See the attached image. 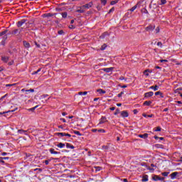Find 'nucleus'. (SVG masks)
I'll return each mask as SVG.
<instances>
[{"instance_id":"nucleus-1","label":"nucleus","mask_w":182,"mask_h":182,"mask_svg":"<svg viewBox=\"0 0 182 182\" xmlns=\"http://www.w3.org/2000/svg\"><path fill=\"white\" fill-rule=\"evenodd\" d=\"M7 33V35H6ZM8 35H14V31L5 30L2 32H0V38L2 37V41L1 42V45L5 46V42L6 39H8Z\"/></svg>"},{"instance_id":"nucleus-2","label":"nucleus","mask_w":182,"mask_h":182,"mask_svg":"<svg viewBox=\"0 0 182 182\" xmlns=\"http://www.w3.org/2000/svg\"><path fill=\"white\" fill-rule=\"evenodd\" d=\"M164 177H160L157 175H154L153 177H152V180H154V181H164Z\"/></svg>"},{"instance_id":"nucleus-3","label":"nucleus","mask_w":182,"mask_h":182,"mask_svg":"<svg viewBox=\"0 0 182 182\" xmlns=\"http://www.w3.org/2000/svg\"><path fill=\"white\" fill-rule=\"evenodd\" d=\"M154 29H156V26L151 24L145 28V31H146V32H152Z\"/></svg>"},{"instance_id":"nucleus-4","label":"nucleus","mask_w":182,"mask_h":182,"mask_svg":"<svg viewBox=\"0 0 182 182\" xmlns=\"http://www.w3.org/2000/svg\"><path fill=\"white\" fill-rule=\"evenodd\" d=\"M93 6V2L90 1L88 4H86L85 5L82 6V8L89 9V8H92Z\"/></svg>"},{"instance_id":"nucleus-5","label":"nucleus","mask_w":182,"mask_h":182,"mask_svg":"<svg viewBox=\"0 0 182 182\" xmlns=\"http://www.w3.org/2000/svg\"><path fill=\"white\" fill-rule=\"evenodd\" d=\"M25 22H26V19H22L21 21H18V22H17V26H18V28H21V26H22V25H23V23H25Z\"/></svg>"},{"instance_id":"nucleus-6","label":"nucleus","mask_w":182,"mask_h":182,"mask_svg":"<svg viewBox=\"0 0 182 182\" xmlns=\"http://www.w3.org/2000/svg\"><path fill=\"white\" fill-rule=\"evenodd\" d=\"M113 68H102L101 69V70H103L104 72H106V73H109V72H112L113 71Z\"/></svg>"},{"instance_id":"nucleus-7","label":"nucleus","mask_w":182,"mask_h":182,"mask_svg":"<svg viewBox=\"0 0 182 182\" xmlns=\"http://www.w3.org/2000/svg\"><path fill=\"white\" fill-rule=\"evenodd\" d=\"M122 117H129V112L127 111L121 112Z\"/></svg>"},{"instance_id":"nucleus-8","label":"nucleus","mask_w":182,"mask_h":182,"mask_svg":"<svg viewBox=\"0 0 182 182\" xmlns=\"http://www.w3.org/2000/svg\"><path fill=\"white\" fill-rule=\"evenodd\" d=\"M18 133H19L20 134H25V136H28V130H23V129H18Z\"/></svg>"},{"instance_id":"nucleus-9","label":"nucleus","mask_w":182,"mask_h":182,"mask_svg":"<svg viewBox=\"0 0 182 182\" xmlns=\"http://www.w3.org/2000/svg\"><path fill=\"white\" fill-rule=\"evenodd\" d=\"M153 95H154V92L151 91V92H146L144 94V96H145V97H151V96H153Z\"/></svg>"},{"instance_id":"nucleus-10","label":"nucleus","mask_w":182,"mask_h":182,"mask_svg":"<svg viewBox=\"0 0 182 182\" xmlns=\"http://www.w3.org/2000/svg\"><path fill=\"white\" fill-rule=\"evenodd\" d=\"M49 151L51 154H60V152L59 151H55L53 148H51L49 149Z\"/></svg>"},{"instance_id":"nucleus-11","label":"nucleus","mask_w":182,"mask_h":182,"mask_svg":"<svg viewBox=\"0 0 182 182\" xmlns=\"http://www.w3.org/2000/svg\"><path fill=\"white\" fill-rule=\"evenodd\" d=\"M106 122H107V119H106V117H102L99 124H103V123H106Z\"/></svg>"},{"instance_id":"nucleus-12","label":"nucleus","mask_w":182,"mask_h":182,"mask_svg":"<svg viewBox=\"0 0 182 182\" xmlns=\"http://www.w3.org/2000/svg\"><path fill=\"white\" fill-rule=\"evenodd\" d=\"M1 60L4 62V63H8V60H9V57L8 56H2Z\"/></svg>"},{"instance_id":"nucleus-13","label":"nucleus","mask_w":182,"mask_h":182,"mask_svg":"<svg viewBox=\"0 0 182 182\" xmlns=\"http://www.w3.org/2000/svg\"><path fill=\"white\" fill-rule=\"evenodd\" d=\"M110 36V33H107V32H105L104 33H102L101 36H100V38L101 39H105V38L106 36Z\"/></svg>"},{"instance_id":"nucleus-14","label":"nucleus","mask_w":182,"mask_h":182,"mask_svg":"<svg viewBox=\"0 0 182 182\" xmlns=\"http://www.w3.org/2000/svg\"><path fill=\"white\" fill-rule=\"evenodd\" d=\"M139 137H140L141 139H147V137H149V134H139Z\"/></svg>"},{"instance_id":"nucleus-15","label":"nucleus","mask_w":182,"mask_h":182,"mask_svg":"<svg viewBox=\"0 0 182 182\" xmlns=\"http://www.w3.org/2000/svg\"><path fill=\"white\" fill-rule=\"evenodd\" d=\"M23 46L26 47V48H31V44L26 41H23Z\"/></svg>"},{"instance_id":"nucleus-16","label":"nucleus","mask_w":182,"mask_h":182,"mask_svg":"<svg viewBox=\"0 0 182 182\" xmlns=\"http://www.w3.org/2000/svg\"><path fill=\"white\" fill-rule=\"evenodd\" d=\"M13 33L14 35H16L17 36H18V35H21V33H19L18 28L13 30Z\"/></svg>"},{"instance_id":"nucleus-17","label":"nucleus","mask_w":182,"mask_h":182,"mask_svg":"<svg viewBox=\"0 0 182 182\" xmlns=\"http://www.w3.org/2000/svg\"><path fill=\"white\" fill-rule=\"evenodd\" d=\"M178 174V172H173L172 173L170 176H171V178H176V177H177V175Z\"/></svg>"},{"instance_id":"nucleus-18","label":"nucleus","mask_w":182,"mask_h":182,"mask_svg":"<svg viewBox=\"0 0 182 182\" xmlns=\"http://www.w3.org/2000/svg\"><path fill=\"white\" fill-rule=\"evenodd\" d=\"M65 146H66L67 149H75V146H73L69 143H66Z\"/></svg>"},{"instance_id":"nucleus-19","label":"nucleus","mask_w":182,"mask_h":182,"mask_svg":"<svg viewBox=\"0 0 182 182\" xmlns=\"http://www.w3.org/2000/svg\"><path fill=\"white\" fill-rule=\"evenodd\" d=\"M141 181L144 182V181H149V176L148 175H144L142 177V180Z\"/></svg>"},{"instance_id":"nucleus-20","label":"nucleus","mask_w":182,"mask_h":182,"mask_svg":"<svg viewBox=\"0 0 182 182\" xmlns=\"http://www.w3.org/2000/svg\"><path fill=\"white\" fill-rule=\"evenodd\" d=\"M57 147H59L60 149H63V147H65V144L60 142L58 144L56 145Z\"/></svg>"},{"instance_id":"nucleus-21","label":"nucleus","mask_w":182,"mask_h":182,"mask_svg":"<svg viewBox=\"0 0 182 182\" xmlns=\"http://www.w3.org/2000/svg\"><path fill=\"white\" fill-rule=\"evenodd\" d=\"M77 12H78V14H84L85 8H82V6H81L80 9L77 10Z\"/></svg>"},{"instance_id":"nucleus-22","label":"nucleus","mask_w":182,"mask_h":182,"mask_svg":"<svg viewBox=\"0 0 182 182\" xmlns=\"http://www.w3.org/2000/svg\"><path fill=\"white\" fill-rule=\"evenodd\" d=\"M97 92L100 93V95H105V93H106V92L102 89L97 90Z\"/></svg>"},{"instance_id":"nucleus-23","label":"nucleus","mask_w":182,"mask_h":182,"mask_svg":"<svg viewBox=\"0 0 182 182\" xmlns=\"http://www.w3.org/2000/svg\"><path fill=\"white\" fill-rule=\"evenodd\" d=\"M149 89H152L153 90H154V92H156V90H159V86L155 85V86H151L149 87Z\"/></svg>"},{"instance_id":"nucleus-24","label":"nucleus","mask_w":182,"mask_h":182,"mask_svg":"<svg viewBox=\"0 0 182 182\" xmlns=\"http://www.w3.org/2000/svg\"><path fill=\"white\" fill-rule=\"evenodd\" d=\"M152 102L151 101H145L144 102V106H150V105H151Z\"/></svg>"},{"instance_id":"nucleus-25","label":"nucleus","mask_w":182,"mask_h":182,"mask_svg":"<svg viewBox=\"0 0 182 182\" xmlns=\"http://www.w3.org/2000/svg\"><path fill=\"white\" fill-rule=\"evenodd\" d=\"M109 148H110V146H109V145H103V146H102V149L103 150H109Z\"/></svg>"},{"instance_id":"nucleus-26","label":"nucleus","mask_w":182,"mask_h":182,"mask_svg":"<svg viewBox=\"0 0 182 182\" xmlns=\"http://www.w3.org/2000/svg\"><path fill=\"white\" fill-rule=\"evenodd\" d=\"M57 136H61V137H63L64 136H66V133H65V132H58V133H57Z\"/></svg>"},{"instance_id":"nucleus-27","label":"nucleus","mask_w":182,"mask_h":182,"mask_svg":"<svg viewBox=\"0 0 182 182\" xmlns=\"http://www.w3.org/2000/svg\"><path fill=\"white\" fill-rule=\"evenodd\" d=\"M37 108H38V105L35 106L34 107L28 109V111L29 112H33Z\"/></svg>"},{"instance_id":"nucleus-28","label":"nucleus","mask_w":182,"mask_h":182,"mask_svg":"<svg viewBox=\"0 0 182 182\" xmlns=\"http://www.w3.org/2000/svg\"><path fill=\"white\" fill-rule=\"evenodd\" d=\"M119 2V0L112 1L110 5H116Z\"/></svg>"},{"instance_id":"nucleus-29","label":"nucleus","mask_w":182,"mask_h":182,"mask_svg":"<svg viewBox=\"0 0 182 182\" xmlns=\"http://www.w3.org/2000/svg\"><path fill=\"white\" fill-rule=\"evenodd\" d=\"M73 133L74 134H77V136H82V134L79 131H74Z\"/></svg>"},{"instance_id":"nucleus-30","label":"nucleus","mask_w":182,"mask_h":182,"mask_svg":"<svg viewBox=\"0 0 182 182\" xmlns=\"http://www.w3.org/2000/svg\"><path fill=\"white\" fill-rule=\"evenodd\" d=\"M98 133H106V130L103 129H100L97 130Z\"/></svg>"},{"instance_id":"nucleus-31","label":"nucleus","mask_w":182,"mask_h":182,"mask_svg":"<svg viewBox=\"0 0 182 182\" xmlns=\"http://www.w3.org/2000/svg\"><path fill=\"white\" fill-rule=\"evenodd\" d=\"M78 95H87V91H85V92H78Z\"/></svg>"},{"instance_id":"nucleus-32","label":"nucleus","mask_w":182,"mask_h":182,"mask_svg":"<svg viewBox=\"0 0 182 182\" xmlns=\"http://www.w3.org/2000/svg\"><path fill=\"white\" fill-rule=\"evenodd\" d=\"M168 174H170V172H164V173H162V176H164V177H167V176H168Z\"/></svg>"},{"instance_id":"nucleus-33","label":"nucleus","mask_w":182,"mask_h":182,"mask_svg":"<svg viewBox=\"0 0 182 182\" xmlns=\"http://www.w3.org/2000/svg\"><path fill=\"white\" fill-rule=\"evenodd\" d=\"M101 4L105 6L107 4V0H101Z\"/></svg>"},{"instance_id":"nucleus-34","label":"nucleus","mask_w":182,"mask_h":182,"mask_svg":"<svg viewBox=\"0 0 182 182\" xmlns=\"http://www.w3.org/2000/svg\"><path fill=\"white\" fill-rule=\"evenodd\" d=\"M137 9V6H134L131 9V12H134Z\"/></svg>"},{"instance_id":"nucleus-35","label":"nucleus","mask_w":182,"mask_h":182,"mask_svg":"<svg viewBox=\"0 0 182 182\" xmlns=\"http://www.w3.org/2000/svg\"><path fill=\"white\" fill-rule=\"evenodd\" d=\"M62 16H63V18H67L68 17V13L67 12L62 13Z\"/></svg>"},{"instance_id":"nucleus-36","label":"nucleus","mask_w":182,"mask_h":182,"mask_svg":"<svg viewBox=\"0 0 182 182\" xmlns=\"http://www.w3.org/2000/svg\"><path fill=\"white\" fill-rule=\"evenodd\" d=\"M154 132H161V127H157L156 129H154Z\"/></svg>"},{"instance_id":"nucleus-37","label":"nucleus","mask_w":182,"mask_h":182,"mask_svg":"<svg viewBox=\"0 0 182 182\" xmlns=\"http://www.w3.org/2000/svg\"><path fill=\"white\" fill-rule=\"evenodd\" d=\"M107 46H106V44L102 45L101 47V50H105V49H106Z\"/></svg>"},{"instance_id":"nucleus-38","label":"nucleus","mask_w":182,"mask_h":182,"mask_svg":"<svg viewBox=\"0 0 182 182\" xmlns=\"http://www.w3.org/2000/svg\"><path fill=\"white\" fill-rule=\"evenodd\" d=\"M167 3L166 0H161V5H165Z\"/></svg>"},{"instance_id":"nucleus-39","label":"nucleus","mask_w":182,"mask_h":182,"mask_svg":"<svg viewBox=\"0 0 182 182\" xmlns=\"http://www.w3.org/2000/svg\"><path fill=\"white\" fill-rule=\"evenodd\" d=\"M26 92L27 93L29 92H31V93H33V92H35V90H33V89L26 90Z\"/></svg>"},{"instance_id":"nucleus-40","label":"nucleus","mask_w":182,"mask_h":182,"mask_svg":"<svg viewBox=\"0 0 182 182\" xmlns=\"http://www.w3.org/2000/svg\"><path fill=\"white\" fill-rule=\"evenodd\" d=\"M119 113H120V109H117L114 114L117 115V114H119Z\"/></svg>"},{"instance_id":"nucleus-41","label":"nucleus","mask_w":182,"mask_h":182,"mask_svg":"<svg viewBox=\"0 0 182 182\" xmlns=\"http://www.w3.org/2000/svg\"><path fill=\"white\" fill-rule=\"evenodd\" d=\"M11 111H6V112H0V116H2V114H6V113H9Z\"/></svg>"},{"instance_id":"nucleus-42","label":"nucleus","mask_w":182,"mask_h":182,"mask_svg":"<svg viewBox=\"0 0 182 182\" xmlns=\"http://www.w3.org/2000/svg\"><path fill=\"white\" fill-rule=\"evenodd\" d=\"M63 33H65V32L63 31V30H60V31H58V35H63Z\"/></svg>"},{"instance_id":"nucleus-43","label":"nucleus","mask_w":182,"mask_h":182,"mask_svg":"<svg viewBox=\"0 0 182 182\" xmlns=\"http://www.w3.org/2000/svg\"><path fill=\"white\" fill-rule=\"evenodd\" d=\"M123 95H124V92H121L119 94H118V97H122V96H123Z\"/></svg>"},{"instance_id":"nucleus-44","label":"nucleus","mask_w":182,"mask_h":182,"mask_svg":"<svg viewBox=\"0 0 182 182\" xmlns=\"http://www.w3.org/2000/svg\"><path fill=\"white\" fill-rule=\"evenodd\" d=\"M95 170H96L97 171H100V170H102V167H100V166H97V167H95Z\"/></svg>"},{"instance_id":"nucleus-45","label":"nucleus","mask_w":182,"mask_h":182,"mask_svg":"<svg viewBox=\"0 0 182 182\" xmlns=\"http://www.w3.org/2000/svg\"><path fill=\"white\" fill-rule=\"evenodd\" d=\"M48 96H49L48 95L46 94V95H43L41 96V99H45V97H48Z\"/></svg>"},{"instance_id":"nucleus-46","label":"nucleus","mask_w":182,"mask_h":182,"mask_svg":"<svg viewBox=\"0 0 182 182\" xmlns=\"http://www.w3.org/2000/svg\"><path fill=\"white\" fill-rule=\"evenodd\" d=\"M15 84H6V87H11V86H14Z\"/></svg>"},{"instance_id":"nucleus-47","label":"nucleus","mask_w":182,"mask_h":182,"mask_svg":"<svg viewBox=\"0 0 182 182\" xmlns=\"http://www.w3.org/2000/svg\"><path fill=\"white\" fill-rule=\"evenodd\" d=\"M0 160H9V157H0Z\"/></svg>"},{"instance_id":"nucleus-48","label":"nucleus","mask_w":182,"mask_h":182,"mask_svg":"<svg viewBox=\"0 0 182 182\" xmlns=\"http://www.w3.org/2000/svg\"><path fill=\"white\" fill-rule=\"evenodd\" d=\"M160 95H161V92L160 91L155 92V96H159V95L160 96Z\"/></svg>"},{"instance_id":"nucleus-49","label":"nucleus","mask_w":182,"mask_h":182,"mask_svg":"<svg viewBox=\"0 0 182 182\" xmlns=\"http://www.w3.org/2000/svg\"><path fill=\"white\" fill-rule=\"evenodd\" d=\"M34 43H35L36 46V48H41V45L38 44L36 41H35Z\"/></svg>"},{"instance_id":"nucleus-50","label":"nucleus","mask_w":182,"mask_h":182,"mask_svg":"<svg viewBox=\"0 0 182 182\" xmlns=\"http://www.w3.org/2000/svg\"><path fill=\"white\" fill-rule=\"evenodd\" d=\"M112 12H114V7H112V8L109 11V14H112Z\"/></svg>"},{"instance_id":"nucleus-51","label":"nucleus","mask_w":182,"mask_h":182,"mask_svg":"<svg viewBox=\"0 0 182 182\" xmlns=\"http://www.w3.org/2000/svg\"><path fill=\"white\" fill-rule=\"evenodd\" d=\"M8 65L9 66H12V65H14V60L9 62Z\"/></svg>"},{"instance_id":"nucleus-52","label":"nucleus","mask_w":182,"mask_h":182,"mask_svg":"<svg viewBox=\"0 0 182 182\" xmlns=\"http://www.w3.org/2000/svg\"><path fill=\"white\" fill-rule=\"evenodd\" d=\"M157 46H160L161 48L163 46V43L161 42H158Z\"/></svg>"},{"instance_id":"nucleus-53","label":"nucleus","mask_w":182,"mask_h":182,"mask_svg":"<svg viewBox=\"0 0 182 182\" xmlns=\"http://www.w3.org/2000/svg\"><path fill=\"white\" fill-rule=\"evenodd\" d=\"M149 70H146L144 72V74L145 75V76H149V73H147Z\"/></svg>"},{"instance_id":"nucleus-54","label":"nucleus","mask_w":182,"mask_h":182,"mask_svg":"<svg viewBox=\"0 0 182 182\" xmlns=\"http://www.w3.org/2000/svg\"><path fill=\"white\" fill-rule=\"evenodd\" d=\"M6 96H8V94H6L5 95L2 96V97L0 98V101L2 100L3 99H4L5 97H6Z\"/></svg>"},{"instance_id":"nucleus-55","label":"nucleus","mask_w":182,"mask_h":182,"mask_svg":"<svg viewBox=\"0 0 182 182\" xmlns=\"http://www.w3.org/2000/svg\"><path fill=\"white\" fill-rule=\"evenodd\" d=\"M119 80H127V79H125L124 77L121 76V77H119Z\"/></svg>"},{"instance_id":"nucleus-56","label":"nucleus","mask_w":182,"mask_h":182,"mask_svg":"<svg viewBox=\"0 0 182 182\" xmlns=\"http://www.w3.org/2000/svg\"><path fill=\"white\" fill-rule=\"evenodd\" d=\"M133 113L134 114H137V113H139V111L137 109H134Z\"/></svg>"},{"instance_id":"nucleus-57","label":"nucleus","mask_w":182,"mask_h":182,"mask_svg":"<svg viewBox=\"0 0 182 182\" xmlns=\"http://www.w3.org/2000/svg\"><path fill=\"white\" fill-rule=\"evenodd\" d=\"M60 120L63 123H66V119H65L64 118H60Z\"/></svg>"},{"instance_id":"nucleus-58","label":"nucleus","mask_w":182,"mask_h":182,"mask_svg":"<svg viewBox=\"0 0 182 182\" xmlns=\"http://www.w3.org/2000/svg\"><path fill=\"white\" fill-rule=\"evenodd\" d=\"M159 62H161V63H163V62H168V60H160Z\"/></svg>"},{"instance_id":"nucleus-59","label":"nucleus","mask_w":182,"mask_h":182,"mask_svg":"<svg viewBox=\"0 0 182 182\" xmlns=\"http://www.w3.org/2000/svg\"><path fill=\"white\" fill-rule=\"evenodd\" d=\"M97 11H100V9H102V7L100 6V5L97 6Z\"/></svg>"},{"instance_id":"nucleus-60","label":"nucleus","mask_w":182,"mask_h":182,"mask_svg":"<svg viewBox=\"0 0 182 182\" xmlns=\"http://www.w3.org/2000/svg\"><path fill=\"white\" fill-rule=\"evenodd\" d=\"M69 28L70 29H75V26L70 25V26H69Z\"/></svg>"},{"instance_id":"nucleus-61","label":"nucleus","mask_w":182,"mask_h":182,"mask_svg":"<svg viewBox=\"0 0 182 182\" xmlns=\"http://www.w3.org/2000/svg\"><path fill=\"white\" fill-rule=\"evenodd\" d=\"M44 163H45L46 166H48V164H49V161L48 160H46L44 161Z\"/></svg>"},{"instance_id":"nucleus-62","label":"nucleus","mask_w":182,"mask_h":182,"mask_svg":"<svg viewBox=\"0 0 182 182\" xmlns=\"http://www.w3.org/2000/svg\"><path fill=\"white\" fill-rule=\"evenodd\" d=\"M143 12H144V14H149V11L146 9H144Z\"/></svg>"},{"instance_id":"nucleus-63","label":"nucleus","mask_w":182,"mask_h":182,"mask_svg":"<svg viewBox=\"0 0 182 182\" xmlns=\"http://www.w3.org/2000/svg\"><path fill=\"white\" fill-rule=\"evenodd\" d=\"M147 117H154V114H149V115H147Z\"/></svg>"},{"instance_id":"nucleus-64","label":"nucleus","mask_w":182,"mask_h":182,"mask_svg":"<svg viewBox=\"0 0 182 182\" xmlns=\"http://www.w3.org/2000/svg\"><path fill=\"white\" fill-rule=\"evenodd\" d=\"M65 136H67V137H72V135H70V134H66L65 133Z\"/></svg>"}]
</instances>
